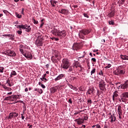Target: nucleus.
Returning <instances> with one entry per match:
<instances>
[{
    "mask_svg": "<svg viewBox=\"0 0 128 128\" xmlns=\"http://www.w3.org/2000/svg\"><path fill=\"white\" fill-rule=\"evenodd\" d=\"M52 33L54 36H59L61 38H65L66 36V32L64 30H60L56 29H54L52 30Z\"/></svg>",
    "mask_w": 128,
    "mask_h": 128,
    "instance_id": "1",
    "label": "nucleus"
},
{
    "mask_svg": "<svg viewBox=\"0 0 128 128\" xmlns=\"http://www.w3.org/2000/svg\"><path fill=\"white\" fill-rule=\"evenodd\" d=\"M70 64L68 60L64 58L62 60V64H61V68H62L68 70V68H70Z\"/></svg>",
    "mask_w": 128,
    "mask_h": 128,
    "instance_id": "2",
    "label": "nucleus"
},
{
    "mask_svg": "<svg viewBox=\"0 0 128 128\" xmlns=\"http://www.w3.org/2000/svg\"><path fill=\"white\" fill-rule=\"evenodd\" d=\"M86 112V110H80V114L82 116V118L80 120V123L84 124V120H86L88 118V115H86V114H84Z\"/></svg>",
    "mask_w": 128,
    "mask_h": 128,
    "instance_id": "3",
    "label": "nucleus"
},
{
    "mask_svg": "<svg viewBox=\"0 0 128 128\" xmlns=\"http://www.w3.org/2000/svg\"><path fill=\"white\" fill-rule=\"evenodd\" d=\"M120 98H121L120 99V101L121 102V100L123 102H127L128 98V92H124L120 96Z\"/></svg>",
    "mask_w": 128,
    "mask_h": 128,
    "instance_id": "4",
    "label": "nucleus"
},
{
    "mask_svg": "<svg viewBox=\"0 0 128 128\" xmlns=\"http://www.w3.org/2000/svg\"><path fill=\"white\" fill-rule=\"evenodd\" d=\"M118 88H120L122 90H128V80H127L124 84H120V85L118 86Z\"/></svg>",
    "mask_w": 128,
    "mask_h": 128,
    "instance_id": "5",
    "label": "nucleus"
},
{
    "mask_svg": "<svg viewBox=\"0 0 128 128\" xmlns=\"http://www.w3.org/2000/svg\"><path fill=\"white\" fill-rule=\"evenodd\" d=\"M126 73V70L124 69H117L115 72V74L116 76H118L119 74H124Z\"/></svg>",
    "mask_w": 128,
    "mask_h": 128,
    "instance_id": "6",
    "label": "nucleus"
},
{
    "mask_svg": "<svg viewBox=\"0 0 128 128\" xmlns=\"http://www.w3.org/2000/svg\"><path fill=\"white\" fill-rule=\"evenodd\" d=\"M17 116H18V113L16 112H10L8 116V119L12 120V118H17Z\"/></svg>",
    "mask_w": 128,
    "mask_h": 128,
    "instance_id": "7",
    "label": "nucleus"
},
{
    "mask_svg": "<svg viewBox=\"0 0 128 128\" xmlns=\"http://www.w3.org/2000/svg\"><path fill=\"white\" fill-rule=\"evenodd\" d=\"M118 113L119 116V118L122 120V106H118Z\"/></svg>",
    "mask_w": 128,
    "mask_h": 128,
    "instance_id": "8",
    "label": "nucleus"
},
{
    "mask_svg": "<svg viewBox=\"0 0 128 128\" xmlns=\"http://www.w3.org/2000/svg\"><path fill=\"white\" fill-rule=\"evenodd\" d=\"M6 54L7 56H16V52L14 51H12V50H8L6 53Z\"/></svg>",
    "mask_w": 128,
    "mask_h": 128,
    "instance_id": "9",
    "label": "nucleus"
},
{
    "mask_svg": "<svg viewBox=\"0 0 128 128\" xmlns=\"http://www.w3.org/2000/svg\"><path fill=\"white\" fill-rule=\"evenodd\" d=\"M58 12H60V14H65L66 16L70 14V12L66 9H62L61 10H59Z\"/></svg>",
    "mask_w": 128,
    "mask_h": 128,
    "instance_id": "10",
    "label": "nucleus"
},
{
    "mask_svg": "<svg viewBox=\"0 0 128 128\" xmlns=\"http://www.w3.org/2000/svg\"><path fill=\"white\" fill-rule=\"evenodd\" d=\"M72 48L74 50H80V43H75L72 46Z\"/></svg>",
    "mask_w": 128,
    "mask_h": 128,
    "instance_id": "11",
    "label": "nucleus"
},
{
    "mask_svg": "<svg viewBox=\"0 0 128 128\" xmlns=\"http://www.w3.org/2000/svg\"><path fill=\"white\" fill-rule=\"evenodd\" d=\"M99 88L101 90H104V88H106V86H104V82L102 81L100 82L99 84Z\"/></svg>",
    "mask_w": 128,
    "mask_h": 128,
    "instance_id": "12",
    "label": "nucleus"
},
{
    "mask_svg": "<svg viewBox=\"0 0 128 128\" xmlns=\"http://www.w3.org/2000/svg\"><path fill=\"white\" fill-rule=\"evenodd\" d=\"M2 36H8L10 38L9 40H14V34H4L2 35Z\"/></svg>",
    "mask_w": 128,
    "mask_h": 128,
    "instance_id": "13",
    "label": "nucleus"
},
{
    "mask_svg": "<svg viewBox=\"0 0 128 128\" xmlns=\"http://www.w3.org/2000/svg\"><path fill=\"white\" fill-rule=\"evenodd\" d=\"M64 76V74H59L55 79L54 80L56 82L57 80H62V78Z\"/></svg>",
    "mask_w": 128,
    "mask_h": 128,
    "instance_id": "14",
    "label": "nucleus"
},
{
    "mask_svg": "<svg viewBox=\"0 0 128 128\" xmlns=\"http://www.w3.org/2000/svg\"><path fill=\"white\" fill-rule=\"evenodd\" d=\"M118 96V92L116 91L114 92L112 96V100L114 102L116 100V98Z\"/></svg>",
    "mask_w": 128,
    "mask_h": 128,
    "instance_id": "15",
    "label": "nucleus"
},
{
    "mask_svg": "<svg viewBox=\"0 0 128 128\" xmlns=\"http://www.w3.org/2000/svg\"><path fill=\"white\" fill-rule=\"evenodd\" d=\"M81 34H88L90 33V30L86 29H83L80 31Z\"/></svg>",
    "mask_w": 128,
    "mask_h": 128,
    "instance_id": "16",
    "label": "nucleus"
},
{
    "mask_svg": "<svg viewBox=\"0 0 128 128\" xmlns=\"http://www.w3.org/2000/svg\"><path fill=\"white\" fill-rule=\"evenodd\" d=\"M36 46H42V40H36Z\"/></svg>",
    "mask_w": 128,
    "mask_h": 128,
    "instance_id": "17",
    "label": "nucleus"
},
{
    "mask_svg": "<svg viewBox=\"0 0 128 128\" xmlns=\"http://www.w3.org/2000/svg\"><path fill=\"white\" fill-rule=\"evenodd\" d=\"M20 95L12 96V100H14L15 102H16V100H20Z\"/></svg>",
    "mask_w": 128,
    "mask_h": 128,
    "instance_id": "18",
    "label": "nucleus"
},
{
    "mask_svg": "<svg viewBox=\"0 0 128 128\" xmlns=\"http://www.w3.org/2000/svg\"><path fill=\"white\" fill-rule=\"evenodd\" d=\"M110 118L111 120L110 122H116V116H114V114L111 115L110 117Z\"/></svg>",
    "mask_w": 128,
    "mask_h": 128,
    "instance_id": "19",
    "label": "nucleus"
},
{
    "mask_svg": "<svg viewBox=\"0 0 128 128\" xmlns=\"http://www.w3.org/2000/svg\"><path fill=\"white\" fill-rule=\"evenodd\" d=\"M51 60H52L53 64H56V62H58V58L54 57V56H52Z\"/></svg>",
    "mask_w": 128,
    "mask_h": 128,
    "instance_id": "20",
    "label": "nucleus"
},
{
    "mask_svg": "<svg viewBox=\"0 0 128 128\" xmlns=\"http://www.w3.org/2000/svg\"><path fill=\"white\" fill-rule=\"evenodd\" d=\"M4 100H11L12 102H14V100L12 99V96L5 98Z\"/></svg>",
    "mask_w": 128,
    "mask_h": 128,
    "instance_id": "21",
    "label": "nucleus"
},
{
    "mask_svg": "<svg viewBox=\"0 0 128 128\" xmlns=\"http://www.w3.org/2000/svg\"><path fill=\"white\" fill-rule=\"evenodd\" d=\"M115 14H116V12L112 10L108 14V18H113V16H114Z\"/></svg>",
    "mask_w": 128,
    "mask_h": 128,
    "instance_id": "22",
    "label": "nucleus"
},
{
    "mask_svg": "<svg viewBox=\"0 0 128 128\" xmlns=\"http://www.w3.org/2000/svg\"><path fill=\"white\" fill-rule=\"evenodd\" d=\"M88 94H94V88H90L88 90Z\"/></svg>",
    "mask_w": 128,
    "mask_h": 128,
    "instance_id": "23",
    "label": "nucleus"
},
{
    "mask_svg": "<svg viewBox=\"0 0 128 128\" xmlns=\"http://www.w3.org/2000/svg\"><path fill=\"white\" fill-rule=\"evenodd\" d=\"M24 56L25 58H30V60L32 58V55L30 54H25Z\"/></svg>",
    "mask_w": 128,
    "mask_h": 128,
    "instance_id": "24",
    "label": "nucleus"
},
{
    "mask_svg": "<svg viewBox=\"0 0 128 128\" xmlns=\"http://www.w3.org/2000/svg\"><path fill=\"white\" fill-rule=\"evenodd\" d=\"M120 58H122V60H128V56H127L121 55Z\"/></svg>",
    "mask_w": 128,
    "mask_h": 128,
    "instance_id": "25",
    "label": "nucleus"
},
{
    "mask_svg": "<svg viewBox=\"0 0 128 128\" xmlns=\"http://www.w3.org/2000/svg\"><path fill=\"white\" fill-rule=\"evenodd\" d=\"M26 32H30V30H32V28H30V26L26 25V28H25Z\"/></svg>",
    "mask_w": 128,
    "mask_h": 128,
    "instance_id": "26",
    "label": "nucleus"
},
{
    "mask_svg": "<svg viewBox=\"0 0 128 128\" xmlns=\"http://www.w3.org/2000/svg\"><path fill=\"white\" fill-rule=\"evenodd\" d=\"M74 68H80V63L79 62H76V63L75 64V65L74 66Z\"/></svg>",
    "mask_w": 128,
    "mask_h": 128,
    "instance_id": "27",
    "label": "nucleus"
},
{
    "mask_svg": "<svg viewBox=\"0 0 128 128\" xmlns=\"http://www.w3.org/2000/svg\"><path fill=\"white\" fill-rule=\"evenodd\" d=\"M37 40L42 41L44 40V36L42 35L39 36Z\"/></svg>",
    "mask_w": 128,
    "mask_h": 128,
    "instance_id": "28",
    "label": "nucleus"
},
{
    "mask_svg": "<svg viewBox=\"0 0 128 128\" xmlns=\"http://www.w3.org/2000/svg\"><path fill=\"white\" fill-rule=\"evenodd\" d=\"M56 90H58V88L56 87H54L52 88V92H53V94H54Z\"/></svg>",
    "mask_w": 128,
    "mask_h": 128,
    "instance_id": "29",
    "label": "nucleus"
},
{
    "mask_svg": "<svg viewBox=\"0 0 128 128\" xmlns=\"http://www.w3.org/2000/svg\"><path fill=\"white\" fill-rule=\"evenodd\" d=\"M58 52L55 51V54L54 56H53L54 58H58Z\"/></svg>",
    "mask_w": 128,
    "mask_h": 128,
    "instance_id": "30",
    "label": "nucleus"
},
{
    "mask_svg": "<svg viewBox=\"0 0 128 128\" xmlns=\"http://www.w3.org/2000/svg\"><path fill=\"white\" fill-rule=\"evenodd\" d=\"M124 0H119V1L118 2V4H120V6H122V4H124Z\"/></svg>",
    "mask_w": 128,
    "mask_h": 128,
    "instance_id": "31",
    "label": "nucleus"
},
{
    "mask_svg": "<svg viewBox=\"0 0 128 128\" xmlns=\"http://www.w3.org/2000/svg\"><path fill=\"white\" fill-rule=\"evenodd\" d=\"M56 2H57L56 1H54L52 0H50V3L52 6H55L54 4H56Z\"/></svg>",
    "mask_w": 128,
    "mask_h": 128,
    "instance_id": "32",
    "label": "nucleus"
},
{
    "mask_svg": "<svg viewBox=\"0 0 128 128\" xmlns=\"http://www.w3.org/2000/svg\"><path fill=\"white\" fill-rule=\"evenodd\" d=\"M18 102H20L21 104H24V106H25L24 102L22 100H16V101L14 102V104H18Z\"/></svg>",
    "mask_w": 128,
    "mask_h": 128,
    "instance_id": "33",
    "label": "nucleus"
},
{
    "mask_svg": "<svg viewBox=\"0 0 128 128\" xmlns=\"http://www.w3.org/2000/svg\"><path fill=\"white\" fill-rule=\"evenodd\" d=\"M16 71L14 70L12 72L11 74H10V78L12 76H16Z\"/></svg>",
    "mask_w": 128,
    "mask_h": 128,
    "instance_id": "34",
    "label": "nucleus"
},
{
    "mask_svg": "<svg viewBox=\"0 0 128 128\" xmlns=\"http://www.w3.org/2000/svg\"><path fill=\"white\" fill-rule=\"evenodd\" d=\"M16 16L18 18H22V15L18 14V12H16Z\"/></svg>",
    "mask_w": 128,
    "mask_h": 128,
    "instance_id": "35",
    "label": "nucleus"
},
{
    "mask_svg": "<svg viewBox=\"0 0 128 128\" xmlns=\"http://www.w3.org/2000/svg\"><path fill=\"white\" fill-rule=\"evenodd\" d=\"M6 84H8L9 86H12V84H10V79L7 80Z\"/></svg>",
    "mask_w": 128,
    "mask_h": 128,
    "instance_id": "36",
    "label": "nucleus"
},
{
    "mask_svg": "<svg viewBox=\"0 0 128 128\" xmlns=\"http://www.w3.org/2000/svg\"><path fill=\"white\" fill-rule=\"evenodd\" d=\"M40 80L42 82H46L48 80V79H46V78H40Z\"/></svg>",
    "mask_w": 128,
    "mask_h": 128,
    "instance_id": "37",
    "label": "nucleus"
},
{
    "mask_svg": "<svg viewBox=\"0 0 128 128\" xmlns=\"http://www.w3.org/2000/svg\"><path fill=\"white\" fill-rule=\"evenodd\" d=\"M26 25H21V30H26Z\"/></svg>",
    "mask_w": 128,
    "mask_h": 128,
    "instance_id": "38",
    "label": "nucleus"
},
{
    "mask_svg": "<svg viewBox=\"0 0 128 128\" xmlns=\"http://www.w3.org/2000/svg\"><path fill=\"white\" fill-rule=\"evenodd\" d=\"M96 68H94L92 69V70L91 71V76H92V74L96 72Z\"/></svg>",
    "mask_w": 128,
    "mask_h": 128,
    "instance_id": "39",
    "label": "nucleus"
},
{
    "mask_svg": "<svg viewBox=\"0 0 128 128\" xmlns=\"http://www.w3.org/2000/svg\"><path fill=\"white\" fill-rule=\"evenodd\" d=\"M109 24H112V26H114V22L112 20H110L108 22Z\"/></svg>",
    "mask_w": 128,
    "mask_h": 128,
    "instance_id": "40",
    "label": "nucleus"
},
{
    "mask_svg": "<svg viewBox=\"0 0 128 128\" xmlns=\"http://www.w3.org/2000/svg\"><path fill=\"white\" fill-rule=\"evenodd\" d=\"M4 67H0V72H4Z\"/></svg>",
    "mask_w": 128,
    "mask_h": 128,
    "instance_id": "41",
    "label": "nucleus"
},
{
    "mask_svg": "<svg viewBox=\"0 0 128 128\" xmlns=\"http://www.w3.org/2000/svg\"><path fill=\"white\" fill-rule=\"evenodd\" d=\"M15 26H16L17 28H20V30H22L21 25H15Z\"/></svg>",
    "mask_w": 128,
    "mask_h": 128,
    "instance_id": "42",
    "label": "nucleus"
},
{
    "mask_svg": "<svg viewBox=\"0 0 128 128\" xmlns=\"http://www.w3.org/2000/svg\"><path fill=\"white\" fill-rule=\"evenodd\" d=\"M112 66V64H108L106 67L105 68H110Z\"/></svg>",
    "mask_w": 128,
    "mask_h": 128,
    "instance_id": "43",
    "label": "nucleus"
},
{
    "mask_svg": "<svg viewBox=\"0 0 128 128\" xmlns=\"http://www.w3.org/2000/svg\"><path fill=\"white\" fill-rule=\"evenodd\" d=\"M5 90H7L8 92H10V90H12V88L7 87Z\"/></svg>",
    "mask_w": 128,
    "mask_h": 128,
    "instance_id": "44",
    "label": "nucleus"
},
{
    "mask_svg": "<svg viewBox=\"0 0 128 128\" xmlns=\"http://www.w3.org/2000/svg\"><path fill=\"white\" fill-rule=\"evenodd\" d=\"M34 24H38V22L35 19H34Z\"/></svg>",
    "mask_w": 128,
    "mask_h": 128,
    "instance_id": "45",
    "label": "nucleus"
},
{
    "mask_svg": "<svg viewBox=\"0 0 128 128\" xmlns=\"http://www.w3.org/2000/svg\"><path fill=\"white\" fill-rule=\"evenodd\" d=\"M17 33L18 34H22V30H18Z\"/></svg>",
    "mask_w": 128,
    "mask_h": 128,
    "instance_id": "46",
    "label": "nucleus"
},
{
    "mask_svg": "<svg viewBox=\"0 0 128 128\" xmlns=\"http://www.w3.org/2000/svg\"><path fill=\"white\" fill-rule=\"evenodd\" d=\"M2 88L5 90H6L7 88H8V86H6V85H4V84H2Z\"/></svg>",
    "mask_w": 128,
    "mask_h": 128,
    "instance_id": "47",
    "label": "nucleus"
},
{
    "mask_svg": "<svg viewBox=\"0 0 128 128\" xmlns=\"http://www.w3.org/2000/svg\"><path fill=\"white\" fill-rule=\"evenodd\" d=\"M98 74H100V76H104V73H102V71L100 70V72L98 73Z\"/></svg>",
    "mask_w": 128,
    "mask_h": 128,
    "instance_id": "48",
    "label": "nucleus"
},
{
    "mask_svg": "<svg viewBox=\"0 0 128 128\" xmlns=\"http://www.w3.org/2000/svg\"><path fill=\"white\" fill-rule=\"evenodd\" d=\"M76 122H77L78 124H80V120H76Z\"/></svg>",
    "mask_w": 128,
    "mask_h": 128,
    "instance_id": "49",
    "label": "nucleus"
},
{
    "mask_svg": "<svg viewBox=\"0 0 128 128\" xmlns=\"http://www.w3.org/2000/svg\"><path fill=\"white\" fill-rule=\"evenodd\" d=\"M92 60L94 62H96V58H92Z\"/></svg>",
    "mask_w": 128,
    "mask_h": 128,
    "instance_id": "50",
    "label": "nucleus"
},
{
    "mask_svg": "<svg viewBox=\"0 0 128 128\" xmlns=\"http://www.w3.org/2000/svg\"><path fill=\"white\" fill-rule=\"evenodd\" d=\"M88 102L90 104H92V100L91 99L88 100Z\"/></svg>",
    "mask_w": 128,
    "mask_h": 128,
    "instance_id": "51",
    "label": "nucleus"
},
{
    "mask_svg": "<svg viewBox=\"0 0 128 128\" xmlns=\"http://www.w3.org/2000/svg\"><path fill=\"white\" fill-rule=\"evenodd\" d=\"M72 70H74V67H70L69 68V71L68 72H72Z\"/></svg>",
    "mask_w": 128,
    "mask_h": 128,
    "instance_id": "52",
    "label": "nucleus"
},
{
    "mask_svg": "<svg viewBox=\"0 0 128 128\" xmlns=\"http://www.w3.org/2000/svg\"><path fill=\"white\" fill-rule=\"evenodd\" d=\"M24 8H22V11L21 14H23V16L24 15Z\"/></svg>",
    "mask_w": 128,
    "mask_h": 128,
    "instance_id": "53",
    "label": "nucleus"
},
{
    "mask_svg": "<svg viewBox=\"0 0 128 128\" xmlns=\"http://www.w3.org/2000/svg\"><path fill=\"white\" fill-rule=\"evenodd\" d=\"M84 14V16L85 18H88V14Z\"/></svg>",
    "mask_w": 128,
    "mask_h": 128,
    "instance_id": "54",
    "label": "nucleus"
},
{
    "mask_svg": "<svg viewBox=\"0 0 128 128\" xmlns=\"http://www.w3.org/2000/svg\"><path fill=\"white\" fill-rule=\"evenodd\" d=\"M68 102H69V104H72V100L71 98L69 99Z\"/></svg>",
    "mask_w": 128,
    "mask_h": 128,
    "instance_id": "55",
    "label": "nucleus"
},
{
    "mask_svg": "<svg viewBox=\"0 0 128 128\" xmlns=\"http://www.w3.org/2000/svg\"><path fill=\"white\" fill-rule=\"evenodd\" d=\"M80 128H86V126L82 124Z\"/></svg>",
    "mask_w": 128,
    "mask_h": 128,
    "instance_id": "56",
    "label": "nucleus"
},
{
    "mask_svg": "<svg viewBox=\"0 0 128 128\" xmlns=\"http://www.w3.org/2000/svg\"><path fill=\"white\" fill-rule=\"evenodd\" d=\"M25 104V106H24ZM24 106H22V108H25L24 110H26V103H24Z\"/></svg>",
    "mask_w": 128,
    "mask_h": 128,
    "instance_id": "57",
    "label": "nucleus"
},
{
    "mask_svg": "<svg viewBox=\"0 0 128 128\" xmlns=\"http://www.w3.org/2000/svg\"><path fill=\"white\" fill-rule=\"evenodd\" d=\"M104 128H108V126L107 124H104Z\"/></svg>",
    "mask_w": 128,
    "mask_h": 128,
    "instance_id": "58",
    "label": "nucleus"
},
{
    "mask_svg": "<svg viewBox=\"0 0 128 128\" xmlns=\"http://www.w3.org/2000/svg\"><path fill=\"white\" fill-rule=\"evenodd\" d=\"M38 92L40 94H42L43 92L42 90L40 89V90H39V92Z\"/></svg>",
    "mask_w": 128,
    "mask_h": 128,
    "instance_id": "59",
    "label": "nucleus"
},
{
    "mask_svg": "<svg viewBox=\"0 0 128 128\" xmlns=\"http://www.w3.org/2000/svg\"><path fill=\"white\" fill-rule=\"evenodd\" d=\"M46 74H44L43 76H42V78H46Z\"/></svg>",
    "mask_w": 128,
    "mask_h": 128,
    "instance_id": "60",
    "label": "nucleus"
},
{
    "mask_svg": "<svg viewBox=\"0 0 128 128\" xmlns=\"http://www.w3.org/2000/svg\"><path fill=\"white\" fill-rule=\"evenodd\" d=\"M96 127L97 128H102L100 127V124H97L96 125Z\"/></svg>",
    "mask_w": 128,
    "mask_h": 128,
    "instance_id": "61",
    "label": "nucleus"
},
{
    "mask_svg": "<svg viewBox=\"0 0 128 128\" xmlns=\"http://www.w3.org/2000/svg\"><path fill=\"white\" fill-rule=\"evenodd\" d=\"M20 50L22 54H24V50L22 48H20Z\"/></svg>",
    "mask_w": 128,
    "mask_h": 128,
    "instance_id": "62",
    "label": "nucleus"
},
{
    "mask_svg": "<svg viewBox=\"0 0 128 128\" xmlns=\"http://www.w3.org/2000/svg\"><path fill=\"white\" fill-rule=\"evenodd\" d=\"M42 88H46V86L44 85V84H41Z\"/></svg>",
    "mask_w": 128,
    "mask_h": 128,
    "instance_id": "63",
    "label": "nucleus"
},
{
    "mask_svg": "<svg viewBox=\"0 0 128 128\" xmlns=\"http://www.w3.org/2000/svg\"><path fill=\"white\" fill-rule=\"evenodd\" d=\"M24 48V46L23 45H20V48Z\"/></svg>",
    "mask_w": 128,
    "mask_h": 128,
    "instance_id": "64",
    "label": "nucleus"
}]
</instances>
